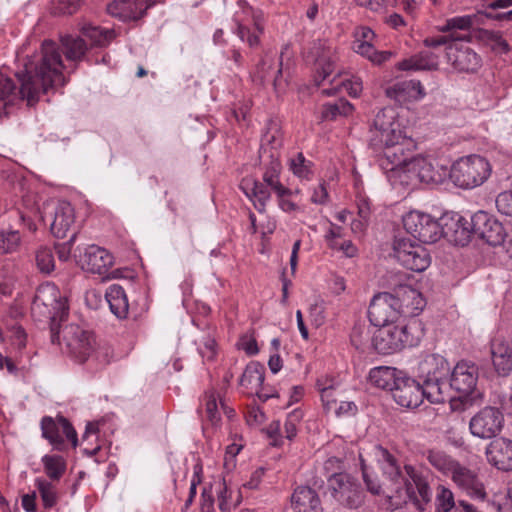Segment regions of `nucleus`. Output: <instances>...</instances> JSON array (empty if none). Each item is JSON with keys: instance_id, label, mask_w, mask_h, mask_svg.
Listing matches in <instances>:
<instances>
[{"instance_id": "obj_58", "label": "nucleus", "mask_w": 512, "mask_h": 512, "mask_svg": "<svg viewBox=\"0 0 512 512\" xmlns=\"http://www.w3.org/2000/svg\"><path fill=\"white\" fill-rule=\"evenodd\" d=\"M317 70L314 81L317 86L328 78L334 71V62L328 58H321L317 61Z\"/></svg>"}, {"instance_id": "obj_20", "label": "nucleus", "mask_w": 512, "mask_h": 512, "mask_svg": "<svg viewBox=\"0 0 512 512\" xmlns=\"http://www.w3.org/2000/svg\"><path fill=\"white\" fill-rule=\"evenodd\" d=\"M449 375V390L453 389L460 395L468 396L476 388L478 368L474 363L461 361L457 363Z\"/></svg>"}, {"instance_id": "obj_30", "label": "nucleus", "mask_w": 512, "mask_h": 512, "mask_svg": "<svg viewBox=\"0 0 512 512\" xmlns=\"http://www.w3.org/2000/svg\"><path fill=\"white\" fill-rule=\"evenodd\" d=\"M403 371L389 366H378L370 370L368 380L371 385L392 392Z\"/></svg>"}, {"instance_id": "obj_42", "label": "nucleus", "mask_w": 512, "mask_h": 512, "mask_svg": "<svg viewBox=\"0 0 512 512\" xmlns=\"http://www.w3.org/2000/svg\"><path fill=\"white\" fill-rule=\"evenodd\" d=\"M354 50L376 65H381L392 56L390 51H378L370 42L361 41V39L355 41Z\"/></svg>"}, {"instance_id": "obj_37", "label": "nucleus", "mask_w": 512, "mask_h": 512, "mask_svg": "<svg viewBox=\"0 0 512 512\" xmlns=\"http://www.w3.org/2000/svg\"><path fill=\"white\" fill-rule=\"evenodd\" d=\"M282 146V134L279 130L277 123L270 122L266 132L262 136L261 147L259 150V159L269 158L272 151L280 153Z\"/></svg>"}, {"instance_id": "obj_1", "label": "nucleus", "mask_w": 512, "mask_h": 512, "mask_svg": "<svg viewBox=\"0 0 512 512\" xmlns=\"http://www.w3.org/2000/svg\"><path fill=\"white\" fill-rule=\"evenodd\" d=\"M63 68L58 45L45 40L40 53L29 58L23 68L15 72L20 83L18 90L14 81L0 72V118L9 114L15 101L25 99L28 105H33L49 89L64 86Z\"/></svg>"}, {"instance_id": "obj_51", "label": "nucleus", "mask_w": 512, "mask_h": 512, "mask_svg": "<svg viewBox=\"0 0 512 512\" xmlns=\"http://www.w3.org/2000/svg\"><path fill=\"white\" fill-rule=\"evenodd\" d=\"M21 243V236L17 230L0 231V254L15 252Z\"/></svg>"}, {"instance_id": "obj_57", "label": "nucleus", "mask_w": 512, "mask_h": 512, "mask_svg": "<svg viewBox=\"0 0 512 512\" xmlns=\"http://www.w3.org/2000/svg\"><path fill=\"white\" fill-rule=\"evenodd\" d=\"M198 351L202 358L213 360L216 355V341L212 333L203 336L198 344Z\"/></svg>"}, {"instance_id": "obj_6", "label": "nucleus", "mask_w": 512, "mask_h": 512, "mask_svg": "<svg viewBox=\"0 0 512 512\" xmlns=\"http://www.w3.org/2000/svg\"><path fill=\"white\" fill-rule=\"evenodd\" d=\"M41 308L45 309L44 313L50 320L51 342L59 343L61 322L66 320L69 308L65 298L54 285L43 286L37 291L32 310Z\"/></svg>"}, {"instance_id": "obj_13", "label": "nucleus", "mask_w": 512, "mask_h": 512, "mask_svg": "<svg viewBox=\"0 0 512 512\" xmlns=\"http://www.w3.org/2000/svg\"><path fill=\"white\" fill-rule=\"evenodd\" d=\"M42 437L58 451L66 449L65 439L75 448L78 444L77 432L70 421L62 415L55 418L44 416L40 422Z\"/></svg>"}, {"instance_id": "obj_40", "label": "nucleus", "mask_w": 512, "mask_h": 512, "mask_svg": "<svg viewBox=\"0 0 512 512\" xmlns=\"http://www.w3.org/2000/svg\"><path fill=\"white\" fill-rule=\"evenodd\" d=\"M82 35L90 41L91 46L105 47L115 37V33L110 29H103L91 24L82 27Z\"/></svg>"}, {"instance_id": "obj_41", "label": "nucleus", "mask_w": 512, "mask_h": 512, "mask_svg": "<svg viewBox=\"0 0 512 512\" xmlns=\"http://www.w3.org/2000/svg\"><path fill=\"white\" fill-rule=\"evenodd\" d=\"M62 46L68 60L79 61L87 51L85 39L79 36L66 35L61 38Z\"/></svg>"}, {"instance_id": "obj_50", "label": "nucleus", "mask_w": 512, "mask_h": 512, "mask_svg": "<svg viewBox=\"0 0 512 512\" xmlns=\"http://www.w3.org/2000/svg\"><path fill=\"white\" fill-rule=\"evenodd\" d=\"M311 161L306 160L304 155L299 152L289 161V168L292 173L301 179H309L312 175Z\"/></svg>"}, {"instance_id": "obj_59", "label": "nucleus", "mask_w": 512, "mask_h": 512, "mask_svg": "<svg viewBox=\"0 0 512 512\" xmlns=\"http://www.w3.org/2000/svg\"><path fill=\"white\" fill-rule=\"evenodd\" d=\"M204 399L207 418L212 424H215L220 420L216 395L214 392H207Z\"/></svg>"}, {"instance_id": "obj_14", "label": "nucleus", "mask_w": 512, "mask_h": 512, "mask_svg": "<svg viewBox=\"0 0 512 512\" xmlns=\"http://www.w3.org/2000/svg\"><path fill=\"white\" fill-rule=\"evenodd\" d=\"M504 426L503 412L493 406L480 409L469 421L470 433L480 439L496 437Z\"/></svg>"}, {"instance_id": "obj_12", "label": "nucleus", "mask_w": 512, "mask_h": 512, "mask_svg": "<svg viewBox=\"0 0 512 512\" xmlns=\"http://www.w3.org/2000/svg\"><path fill=\"white\" fill-rule=\"evenodd\" d=\"M405 230L423 243H434L442 237V217L436 220L431 215L410 211L403 217Z\"/></svg>"}, {"instance_id": "obj_55", "label": "nucleus", "mask_w": 512, "mask_h": 512, "mask_svg": "<svg viewBox=\"0 0 512 512\" xmlns=\"http://www.w3.org/2000/svg\"><path fill=\"white\" fill-rule=\"evenodd\" d=\"M456 506L450 489L439 486L436 495V512H450Z\"/></svg>"}, {"instance_id": "obj_33", "label": "nucleus", "mask_w": 512, "mask_h": 512, "mask_svg": "<svg viewBox=\"0 0 512 512\" xmlns=\"http://www.w3.org/2000/svg\"><path fill=\"white\" fill-rule=\"evenodd\" d=\"M111 312L118 319H126L129 314V302L124 288L119 284L110 285L105 293Z\"/></svg>"}, {"instance_id": "obj_29", "label": "nucleus", "mask_w": 512, "mask_h": 512, "mask_svg": "<svg viewBox=\"0 0 512 512\" xmlns=\"http://www.w3.org/2000/svg\"><path fill=\"white\" fill-rule=\"evenodd\" d=\"M75 222V212L67 201H60L51 215V233L57 238H64Z\"/></svg>"}, {"instance_id": "obj_35", "label": "nucleus", "mask_w": 512, "mask_h": 512, "mask_svg": "<svg viewBox=\"0 0 512 512\" xmlns=\"http://www.w3.org/2000/svg\"><path fill=\"white\" fill-rule=\"evenodd\" d=\"M398 327L403 339V349L418 345L425 335L424 324L417 318H410L406 323L398 324Z\"/></svg>"}, {"instance_id": "obj_26", "label": "nucleus", "mask_w": 512, "mask_h": 512, "mask_svg": "<svg viewBox=\"0 0 512 512\" xmlns=\"http://www.w3.org/2000/svg\"><path fill=\"white\" fill-rule=\"evenodd\" d=\"M373 345L378 353L384 355L401 351L403 349V339L398 324L381 326L374 336Z\"/></svg>"}, {"instance_id": "obj_3", "label": "nucleus", "mask_w": 512, "mask_h": 512, "mask_svg": "<svg viewBox=\"0 0 512 512\" xmlns=\"http://www.w3.org/2000/svg\"><path fill=\"white\" fill-rule=\"evenodd\" d=\"M449 374V363L442 355L431 353L421 358L417 367V376L425 385L429 402L438 404L450 399Z\"/></svg>"}, {"instance_id": "obj_60", "label": "nucleus", "mask_w": 512, "mask_h": 512, "mask_svg": "<svg viewBox=\"0 0 512 512\" xmlns=\"http://www.w3.org/2000/svg\"><path fill=\"white\" fill-rule=\"evenodd\" d=\"M369 339V331L364 325L356 324L350 334L352 345L356 349H362L364 344Z\"/></svg>"}, {"instance_id": "obj_48", "label": "nucleus", "mask_w": 512, "mask_h": 512, "mask_svg": "<svg viewBox=\"0 0 512 512\" xmlns=\"http://www.w3.org/2000/svg\"><path fill=\"white\" fill-rule=\"evenodd\" d=\"M340 87L344 88L351 97H358L362 92L363 84L361 78L352 76L349 79L339 81L332 88L323 89L322 94L326 96H333L337 93Z\"/></svg>"}, {"instance_id": "obj_32", "label": "nucleus", "mask_w": 512, "mask_h": 512, "mask_svg": "<svg viewBox=\"0 0 512 512\" xmlns=\"http://www.w3.org/2000/svg\"><path fill=\"white\" fill-rule=\"evenodd\" d=\"M292 505L297 512L321 511V501L317 493L308 486H299L291 497Z\"/></svg>"}, {"instance_id": "obj_21", "label": "nucleus", "mask_w": 512, "mask_h": 512, "mask_svg": "<svg viewBox=\"0 0 512 512\" xmlns=\"http://www.w3.org/2000/svg\"><path fill=\"white\" fill-rule=\"evenodd\" d=\"M157 2L158 0H113L107 5V12L123 22L136 21Z\"/></svg>"}, {"instance_id": "obj_47", "label": "nucleus", "mask_w": 512, "mask_h": 512, "mask_svg": "<svg viewBox=\"0 0 512 512\" xmlns=\"http://www.w3.org/2000/svg\"><path fill=\"white\" fill-rule=\"evenodd\" d=\"M113 358V350L109 345L103 344L97 347L93 346L90 351V356L86 362H88L91 368L96 370L101 369L108 365Z\"/></svg>"}, {"instance_id": "obj_8", "label": "nucleus", "mask_w": 512, "mask_h": 512, "mask_svg": "<svg viewBox=\"0 0 512 512\" xmlns=\"http://www.w3.org/2000/svg\"><path fill=\"white\" fill-rule=\"evenodd\" d=\"M331 497L340 505L357 509L363 503V491L356 478L348 473L334 472L328 478Z\"/></svg>"}, {"instance_id": "obj_52", "label": "nucleus", "mask_w": 512, "mask_h": 512, "mask_svg": "<svg viewBox=\"0 0 512 512\" xmlns=\"http://www.w3.org/2000/svg\"><path fill=\"white\" fill-rule=\"evenodd\" d=\"M232 497V491L228 489L225 481L223 480L218 484L217 500L218 507L221 512H229L232 508H235L241 501V497L238 494L235 502H230Z\"/></svg>"}, {"instance_id": "obj_49", "label": "nucleus", "mask_w": 512, "mask_h": 512, "mask_svg": "<svg viewBox=\"0 0 512 512\" xmlns=\"http://www.w3.org/2000/svg\"><path fill=\"white\" fill-rule=\"evenodd\" d=\"M35 485L40 493L45 508H52L58 501V495L52 482L44 478H36Z\"/></svg>"}, {"instance_id": "obj_18", "label": "nucleus", "mask_w": 512, "mask_h": 512, "mask_svg": "<svg viewBox=\"0 0 512 512\" xmlns=\"http://www.w3.org/2000/svg\"><path fill=\"white\" fill-rule=\"evenodd\" d=\"M74 257L81 268L93 274L103 275L113 264V256L104 248L90 245L75 250Z\"/></svg>"}, {"instance_id": "obj_56", "label": "nucleus", "mask_w": 512, "mask_h": 512, "mask_svg": "<svg viewBox=\"0 0 512 512\" xmlns=\"http://www.w3.org/2000/svg\"><path fill=\"white\" fill-rule=\"evenodd\" d=\"M83 0H53L51 13L54 15H71L81 6Z\"/></svg>"}, {"instance_id": "obj_10", "label": "nucleus", "mask_w": 512, "mask_h": 512, "mask_svg": "<svg viewBox=\"0 0 512 512\" xmlns=\"http://www.w3.org/2000/svg\"><path fill=\"white\" fill-rule=\"evenodd\" d=\"M397 114L391 107L377 112L370 128V146L377 150L383 143H395L402 139V130L396 121Z\"/></svg>"}, {"instance_id": "obj_5", "label": "nucleus", "mask_w": 512, "mask_h": 512, "mask_svg": "<svg viewBox=\"0 0 512 512\" xmlns=\"http://www.w3.org/2000/svg\"><path fill=\"white\" fill-rule=\"evenodd\" d=\"M491 174V165L484 157L469 155L459 158L449 171L451 181L462 189L481 186Z\"/></svg>"}, {"instance_id": "obj_62", "label": "nucleus", "mask_w": 512, "mask_h": 512, "mask_svg": "<svg viewBox=\"0 0 512 512\" xmlns=\"http://www.w3.org/2000/svg\"><path fill=\"white\" fill-rule=\"evenodd\" d=\"M301 419V414L298 411L291 412L284 423L285 438L292 441L297 435V423Z\"/></svg>"}, {"instance_id": "obj_43", "label": "nucleus", "mask_w": 512, "mask_h": 512, "mask_svg": "<svg viewBox=\"0 0 512 512\" xmlns=\"http://www.w3.org/2000/svg\"><path fill=\"white\" fill-rule=\"evenodd\" d=\"M265 380V367L259 362H250L240 380L239 383L241 386H255L261 387Z\"/></svg>"}, {"instance_id": "obj_44", "label": "nucleus", "mask_w": 512, "mask_h": 512, "mask_svg": "<svg viewBox=\"0 0 512 512\" xmlns=\"http://www.w3.org/2000/svg\"><path fill=\"white\" fill-rule=\"evenodd\" d=\"M353 105L344 98L323 105L322 118L325 120H336L339 116H348L352 113Z\"/></svg>"}, {"instance_id": "obj_53", "label": "nucleus", "mask_w": 512, "mask_h": 512, "mask_svg": "<svg viewBox=\"0 0 512 512\" xmlns=\"http://www.w3.org/2000/svg\"><path fill=\"white\" fill-rule=\"evenodd\" d=\"M282 62H279V68L276 71V74H270L269 70L271 69V63L266 59H262L257 68V77L260 79L262 83L272 80L275 89L281 86L280 76L282 75L281 69Z\"/></svg>"}, {"instance_id": "obj_22", "label": "nucleus", "mask_w": 512, "mask_h": 512, "mask_svg": "<svg viewBox=\"0 0 512 512\" xmlns=\"http://www.w3.org/2000/svg\"><path fill=\"white\" fill-rule=\"evenodd\" d=\"M450 476L457 487L465 491L470 497L478 500L486 498L485 487L475 471L458 462L454 465Z\"/></svg>"}, {"instance_id": "obj_17", "label": "nucleus", "mask_w": 512, "mask_h": 512, "mask_svg": "<svg viewBox=\"0 0 512 512\" xmlns=\"http://www.w3.org/2000/svg\"><path fill=\"white\" fill-rule=\"evenodd\" d=\"M404 137L398 139L395 143H383L380 149H383V157L380 159V165L389 172V179L393 184L400 181V170L409 162L412 156H409V150L404 147Z\"/></svg>"}, {"instance_id": "obj_54", "label": "nucleus", "mask_w": 512, "mask_h": 512, "mask_svg": "<svg viewBox=\"0 0 512 512\" xmlns=\"http://www.w3.org/2000/svg\"><path fill=\"white\" fill-rule=\"evenodd\" d=\"M36 265L38 269L45 274L51 273L55 268L54 256L52 250L47 247H41L36 251Z\"/></svg>"}, {"instance_id": "obj_7", "label": "nucleus", "mask_w": 512, "mask_h": 512, "mask_svg": "<svg viewBox=\"0 0 512 512\" xmlns=\"http://www.w3.org/2000/svg\"><path fill=\"white\" fill-rule=\"evenodd\" d=\"M446 174V169L435 167L426 157L412 156L404 170H400L399 184L411 187H416L418 183L439 184Z\"/></svg>"}, {"instance_id": "obj_46", "label": "nucleus", "mask_w": 512, "mask_h": 512, "mask_svg": "<svg viewBox=\"0 0 512 512\" xmlns=\"http://www.w3.org/2000/svg\"><path fill=\"white\" fill-rule=\"evenodd\" d=\"M428 462L438 471L445 475H450L454 469L457 460L440 450H430L427 455Z\"/></svg>"}, {"instance_id": "obj_64", "label": "nucleus", "mask_w": 512, "mask_h": 512, "mask_svg": "<svg viewBox=\"0 0 512 512\" xmlns=\"http://www.w3.org/2000/svg\"><path fill=\"white\" fill-rule=\"evenodd\" d=\"M75 238H76V233L74 232L67 242L59 243V244L55 245V249H56L58 258L61 261H67L70 258Z\"/></svg>"}, {"instance_id": "obj_2", "label": "nucleus", "mask_w": 512, "mask_h": 512, "mask_svg": "<svg viewBox=\"0 0 512 512\" xmlns=\"http://www.w3.org/2000/svg\"><path fill=\"white\" fill-rule=\"evenodd\" d=\"M377 457L382 474L390 482L391 490L401 497L405 494L419 511L431 501L432 491L427 477L412 465L401 469L397 459L385 448H377Z\"/></svg>"}, {"instance_id": "obj_19", "label": "nucleus", "mask_w": 512, "mask_h": 512, "mask_svg": "<svg viewBox=\"0 0 512 512\" xmlns=\"http://www.w3.org/2000/svg\"><path fill=\"white\" fill-rule=\"evenodd\" d=\"M63 333V338L70 352L80 363H85L95 344L93 336L77 325L66 326Z\"/></svg>"}, {"instance_id": "obj_36", "label": "nucleus", "mask_w": 512, "mask_h": 512, "mask_svg": "<svg viewBox=\"0 0 512 512\" xmlns=\"http://www.w3.org/2000/svg\"><path fill=\"white\" fill-rule=\"evenodd\" d=\"M401 302L403 303V310L411 314H418L421 312L426 304L422 294L412 288L410 285H401L397 289Z\"/></svg>"}, {"instance_id": "obj_34", "label": "nucleus", "mask_w": 512, "mask_h": 512, "mask_svg": "<svg viewBox=\"0 0 512 512\" xmlns=\"http://www.w3.org/2000/svg\"><path fill=\"white\" fill-rule=\"evenodd\" d=\"M437 67L438 56L429 51H421L397 64V68L402 71H431L436 70Z\"/></svg>"}, {"instance_id": "obj_63", "label": "nucleus", "mask_w": 512, "mask_h": 512, "mask_svg": "<svg viewBox=\"0 0 512 512\" xmlns=\"http://www.w3.org/2000/svg\"><path fill=\"white\" fill-rule=\"evenodd\" d=\"M265 432L268 436V438H270L272 440L271 444L273 446H276V447H279L282 445L283 443V436L281 434V424H280V421L278 420H275V421H272L265 429Z\"/></svg>"}, {"instance_id": "obj_9", "label": "nucleus", "mask_w": 512, "mask_h": 512, "mask_svg": "<svg viewBox=\"0 0 512 512\" xmlns=\"http://www.w3.org/2000/svg\"><path fill=\"white\" fill-rule=\"evenodd\" d=\"M392 250L393 257L408 270L422 272L430 265L431 258L427 250L410 238L396 236Z\"/></svg>"}, {"instance_id": "obj_39", "label": "nucleus", "mask_w": 512, "mask_h": 512, "mask_svg": "<svg viewBox=\"0 0 512 512\" xmlns=\"http://www.w3.org/2000/svg\"><path fill=\"white\" fill-rule=\"evenodd\" d=\"M44 472L51 481H59L66 472L67 463L63 456L46 454L42 457Z\"/></svg>"}, {"instance_id": "obj_27", "label": "nucleus", "mask_w": 512, "mask_h": 512, "mask_svg": "<svg viewBox=\"0 0 512 512\" xmlns=\"http://www.w3.org/2000/svg\"><path fill=\"white\" fill-rule=\"evenodd\" d=\"M447 57L452 66L461 72H475L481 66L480 56L468 46H449Z\"/></svg>"}, {"instance_id": "obj_11", "label": "nucleus", "mask_w": 512, "mask_h": 512, "mask_svg": "<svg viewBox=\"0 0 512 512\" xmlns=\"http://www.w3.org/2000/svg\"><path fill=\"white\" fill-rule=\"evenodd\" d=\"M402 313L405 311L397 291L396 295L388 292L375 295L368 308L369 320L377 327L394 324Z\"/></svg>"}, {"instance_id": "obj_25", "label": "nucleus", "mask_w": 512, "mask_h": 512, "mask_svg": "<svg viewBox=\"0 0 512 512\" xmlns=\"http://www.w3.org/2000/svg\"><path fill=\"white\" fill-rule=\"evenodd\" d=\"M388 98L395 100L399 104L417 101L426 95L424 87L419 80H403L394 83L385 90Z\"/></svg>"}, {"instance_id": "obj_16", "label": "nucleus", "mask_w": 512, "mask_h": 512, "mask_svg": "<svg viewBox=\"0 0 512 512\" xmlns=\"http://www.w3.org/2000/svg\"><path fill=\"white\" fill-rule=\"evenodd\" d=\"M425 390V385L420 380L417 381L403 372L391 393L398 405L414 409L421 405L424 398L428 399Z\"/></svg>"}, {"instance_id": "obj_23", "label": "nucleus", "mask_w": 512, "mask_h": 512, "mask_svg": "<svg viewBox=\"0 0 512 512\" xmlns=\"http://www.w3.org/2000/svg\"><path fill=\"white\" fill-rule=\"evenodd\" d=\"M442 230V237H445L449 241L460 246L468 244L471 236L474 235L471 218L468 220L458 214L450 217L449 219L446 216H443Z\"/></svg>"}, {"instance_id": "obj_38", "label": "nucleus", "mask_w": 512, "mask_h": 512, "mask_svg": "<svg viewBox=\"0 0 512 512\" xmlns=\"http://www.w3.org/2000/svg\"><path fill=\"white\" fill-rule=\"evenodd\" d=\"M249 10L252 12L253 17V25L255 27L256 32H251L250 28L243 23L241 19L236 15L234 20L236 22V34L242 41H246L250 47L257 46L259 43V34L263 32V25L260 21V16L256 14L251 8Z\"/></svg>"}, {"instance_id": "obj_15", "label": "nucleus", "mask_w": 512, "mask_h": 512, "mask_svg": "<svg viewBox=\"0 0 512 512\" xmlns=\"http://www.w3.org/2000/svg\"><path fill=\"white\" fill-rule=\"evenodd\" d=\"M474 235L485 240L490 246L497 247L504 241L509 227L485 211H478L471 216Z\"/></svg>"}, {"instance_id": "obj_31", "label": "nucleus", "mask_w": 512, "mask_h": 512, "mask_svg": "<svg viewBox=\"0 0 512 512\" xmlns=\"http://www.w3.org/2000/svg\"><path fill=\"white\" fill-rule=\"evenodd\" d=\"M491 356L495 371L499 376H508L512 371V347L495 340L491 343Z\"/></svg>"}, {"instance_id": "obj_4", "label": "nucleus", "mask_w": 512, "mask_h": 512, "mask_svg": "<svg viewBox=\"0 0 512 512\" xmlns=\"http://www.w3.org/2000/svg\"><path fill=\"white\" fill-rule=\"evenodd\" d=\"M272 152V154H269V158L260 159L263 169L262 181H254L253 186L249 190H245L246 196L253 202L254 208L259 213L266 211L271 192H274L276 196H281L283 193H292V190L285 187L280 181L282 171L280 153Z\"/></svg>"}, {"instance_id": "obj_61", "label": "nucleus", "mask_w": 512, "mask_h": 512, "mask_svg": "<svg viewBox=\"0 0 512 512\" xmlns=\"http://www.w3.org/2000/svg\"><path fill=\"white\" fill-rule=\"evenodd\" d=\"M495 202L501 214L512 217V190L501 192Z\"/></svg>"}, {"instance_id": "obj_45", "label": "nucleus", "mask_w": 512, "mask_h": 512, "mask_svg": "<svg viewBox=\"0 0 512 512\" xmlns=\"http://www.w3.org/2000/svg\"><path fill=\"white\" fill-rule=\"evenodd\" d=\"M477 36L496 53H508L510 51V46L500 31L479 29Z\"/></svg>"}, {"instance_id": "obj_28", "label": "nucleus", "mask_w": 512, "mask_h": 512, "mask_svg": "<svg viewBox=\"0 0 512 512\" xmlns=\"http://www.w3.org/2000/svg\"><path fill=\"white\" fill-rule=\"evenodd\" d=\"M482 13L479 11L475 14L456 16L446 20L445 24L438 27V31L442 33H450L449 38L452 41H469L468 35H458L457 31L469 32L475 25L480 24L479 18Z\"/></svg>"}, {"instance_id": "obj_24", "label": "nucleus", "mask_w": 512, "mask_h": 512, "mask_svg": "<svg viewBox=\"0 0 512 512\" xmlns=\"http://www.w3.org/2000/svg\"><path fill=\"white\" fill-rule=\"evenodd\" d=\"M488 462L501 471H512V440L500 437L486 447Z\"/></svg>"}]
</instances>
